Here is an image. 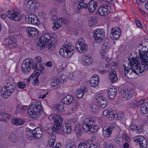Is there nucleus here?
Returning <instances> with one entry per match:
<instances>
[{"instance_id":"nucleus-38","label":"nucleus","mask_w":148,"mask_h":148,"mask_svg":"<svg viewBox=\"0 0 148 148\" xmlns=\"http://www.w3.org/2000/svg\"><path fill=\"white\" fill-rule=\"evenodd\" d=\"M71 128H69L63 125V127L60 129V130H62V133H64L68 134L71 132Z\"/></svg>"},{"instance_id":"nucleus-52","label":"nucleus","mask_w":148,"mask_h":148,"mask_svg":"<svg viewBox=\"0 0 148 148\" xmlns=\"http://www.w3.org/2000/svg\"><path fill=\"white\" fill-rule=\"evenodd\" d=\"M122 138L121 137H116L114 140V142L116 144H119L122 142Z\"/></svg>"},{"instance_id":"nucleus-30","label":"nucleus","mask_w":148,"mask_h":148,"mask_svg":"<svg viewBox=\"0 0 148 148\" xmlns=\"http://www.w3.org/2000/svg\"><path fill=\"white\" fill-rule=\"evenodd\" d=\"M0 92L1 93V95L5 99L8 98L9 96L11 94L10 93L8 92L5 88H2L0 89Z\"/></svg>"},{"instance_id":"nucleus-14","label":"nucleus","mask_w":148,"mask_h":148,"mask_svg":"<svg viewBox=\"0 0 148 148\" xmlns=\"http://www.w3.org/2000/svg\"><path fill=\"white\" fill-rule=\"evenodd\" d=\"M93 34L95 39L100 41L103 40L105 36L104 31L100 29H97Z\"/></svg>"},{"instance_id":"nucleus-2","label":"nucleus","mask_w":148,"mask_h":148,"mask_svg":"<svg viewBox=\"0 0 148 148\" xmlns=\"http://www.w3.org/2000/svg\"><path fill=\"white\" fill-rule=\"evenodd\" d=\"M136 56L133 58L138 59V65L139 67L138 69L140 73H143L146 69H148V55L140 51H136Z\"/></svg>"},{"instance_id":"nucleus-61","label":"nucleus","mask_w":148,"mask_h":148,"mask_svg":"<svg viewBox=\"0 0 148 148\" xmlns=\"http://www.w3.org/2000/svg\"><path fill=\"white\" fill-rule=\"evenodd\" d=\"M88 148H99V146L97 144H91L90 145Z\"/></svg>"},{"instance_id":"nucleus-23","label":"nucleus","mask_w":148,"mask_h":148,"mask_svg":"<svg viewBox=\"0 0 148 148\" xmlns=\"http://www.w3.org/2000/svg\"><path fill=\"white\" fill-rule=\"evenodd\" d=\"M87 90L85 86H81V89H78L77 90L76 94L78 98H81L84 96V93L87 92Z\"/></svg>"},{"instance_id":"nucleus-43","label":"nucleus","mask_w":148,"mask_h":148,"mask_svg":"<svg viewBox=\"0 0 148 148\" xmlns=\"http://www.w3.org/2000/svg\"><path fill=\"white\" fill-rule=\"evenodd\" d=\"M51 130L53 131V132H55L56 133H58V134H62V130H60V128L58 129L56 126H55V127L53 126L51 127Z\"/></svg>"},{"instance_id":"nucleus-12","label":"nucleus","mask_w":148,"mask_h":148,"mask_svg":"<svg viewBox=\"0 0 148 148\" xmlns=\"http://www.w3.org/2000/svg\"><path fill=\"white\" fill-rule=\"evenodd\" d=\"M134 142L138 141L140 148H146L147 146V141L146 138L141 136L134 137L133 139Z\"/></svg>"},{"instance_id":"nucleus-54","label":"nucleus","mask_w":148,"mask_h":148,"mask_svg":"<svg viewBox=\"0 0 148 148\" xmlns=\"http://www.w3.org/2000/svg\"><path fill=\"white\" fill-rule=\"evenodd\" d=\"M38 16L42 20H44L46 18V15L42 12H41L40 14H39Z\"/></svg>"},{"instance_id":"nucleus-16","label":"nucleus","mask_w":148,"mask_h":148,"mask_svg":"<svg viewBox=\"0 0 148 148\" xmlns=\"http://www.w3.org/2000/svg\"><path fill=\"white\" fill-rule=\"evenodd\" d=\"M96 98L99 105L101 108L103 109L106 107L108 102L107 100L105 99L100 94L97 96Z\"/></svg>"},{"instance_id":"nucleus-28","label":"nucleus","mask_w":148,"mask_h":148,"mask_svg":"<svg viewBox=\"0 0 148 148\" xmlns=\"http://www.w3.org/2000/svg\"><path fill=\"white\" fill-rule=\"evenodd\" d=\"M112 130L110 129L108 127H104L103 129V134L104 137H108L112 133Z\"/></svg>"},{"instance_id":"nucleus-32","label":"nucleus","mask_w":148,"mask_h":148,"mask_svg":"<svg viewBox=\"0 0 148 148\" xmlns=\"http://www.w3.org/2000/svg\"><path fill=\"white\" fill-rule=\"evenodd\" d=\"M73 99V97L71 96L68 95L63 99L62 101L65 104L69 105L72 103Z\"/></svg>"},{"instance_id":"nucleus-45","label":"nucleus","mask_w":148,"mask_h":148,"mask_svg":"<svg viewBox=\"0 0 148 148\" xmlns=\"http://www.w3.org/2000/svg\"><path fill=\"white\" fill-rule=\"evenodd\" d=\"M68 78L66 75H62L59 79V80H61V82H65L67 80Z\"/></svg>"},{"instance_id":"nucleus-29","label":"nucleus","mask_w":148,"mask_h":148,"mask_svg":"<svg viewBox=\"0 0 148 148\" xmlns=\"http://www.w3.org/2000/svg\"><path fill=\"white\" fill-rule=\"evenodd\" d=\"M110 76V79L111 82H115L118 79L116 75V73L115 71H111L109 74Z\"/></svg>"},{"instance_id":"nucleus-35","label":"nucleus","mask_w":148,"mask_h":148,"mask_svg":"<svg viewBox=\"0 0 148 148\" xmlns=\"http://www.w3.org/2000/svg\"><path fill=\"white\" fill-rule=\"evenodd\" d=\"M12 84L13 85H12V86H5V89L8 90V92L11 94L14 92L15 88V84Z\"/></svg>"},{"instance_id":"nucleus-22","label":"nucleus","mask_w":148,"mask_h":148,"mask_svg":"<svg viewBox=\"0 0 148 148\" xmlns=\"http://www.w3.org/2000/svg\"><path fill=\"white\" fill-rule=\"evenodd\" d=\"M115 87L112 86L110 88L108 91V96L109 98L111 99H113L115 97L117 93V90Z\"/></svg>"},{"instance_id":"nucleus-15","label":"nucleus","mask_w":148,"mask_h":148,"mask_svg":"<svg viewBox=\"0 0 148 148\" xmlns=\"http://www.w3.org/2000/svg\"><path fill=\"white\" fill-rule=\"evenodd\" d=\"M111 32L110 36L113 40H117L121 35V30L119 27L113 28L112 29Z\"/></svg>"},{"instance_id":"nucleus-11","label":"nucleus","mask_w":148,"mask_h":148,"mask_svg":"<svg viewBox=\"0 0 148 148\" xmlns=\"http://www.w3.org/2000/svg\"><path fill=\"white\" fill-rule=\"evenodd\" d=\"M25 20L27 22L34 25L38 24L40 23L38 17L34 14L26 15L25 17Z\"/></svg>"},{"instance_id":"nucleus-4","label":"nucleus","mask_w":148,"mask_h":148,"mask_svg":"<svg viewBox=\"0 0 148 148\" xmlns=\"http://www.w3.org/2000/svg\"><path fill=\"white\" fill-rule=\"evenodd\" d=\"M138 59L137 58H132L130 59V69L132 70V71L130 73L131 79H135L137 77L139 74L143 73H140L138 70L139 68L138 65Z\"/></svg>"},{"instance_id":"nucleus-3","label":"nucleus","mask_w":148,"mask_h":148,"mask_svg":"<svg viewBox=\"0 0 148 148\" xmlns=\"http://www.w3.org/2000/svg\"><path fill=\"white\" fill-rule=\"evenodd\" d=\"M42 110L41 103L39 102H36L32 104L28 110V114L32 118L36 119L38 117L40 114V112Z\"/></svg>"},{"instance_id":"nucleus-13","label":"nucleus","mask_w":148,"mask_h":148,"mask_svg":"<svg viewBox=\"0 0 148 148\" xmlns=\"http://www.w3.org/2000/svg\"><path fill=\"white\" fill-rule=\"evenodd\" d=\"M27 4H24V7L27 10L32 9H35L38 8L40 4L36 2L35 0H27Z\"/></svg>"},{"instance_id":"nucleus-17","label":"nucleus","mask_w":148,"mask_h":148,"mask_svg":"<svg viewBox=\"0 0 148 148\" xmlns=\"http://www.w3.org/2000/svg\"><path fill=\"white\" fill-rule=\"evenodd\" d=\"M26 31L28 33L29 36L32 37L36 38L39 35V32L36 28L28 27L26 29Z\"/></svg>"},{"instance_id":"nucleus-5","label":"nucleus","mask_w":148,"mask_h":148,"mask_svg":"<svg viewBox=\"0 0 148 148\" xmlns=\"http://www.w3.org/2000/svg\"><path fill=\"white\" fill-rule=\"evenodd\" d=\"M59 50V54L62 57L68 58L71 56L74 52V47L70 44H66Z\"/></svg>"},{"instance_id":"nucleus-1","label":"nucleus","mask_w":148,"mask_h":148,"mask_svg":"<svg viewBox=\"0 0 148 148\" xmlns=\"http://www.w3.org/2000/svg\"><path fill=\"white\" fill-rule=\"evenodd\" d=\"M51 35L50 33L46 32L42 34L41 36L39 41L37 43V45L39 49H43L44 48L47 47L49 50H52L55 47L54 42L51 40ZM52 38L51 40H52Z\"/></svg>"},{"instance_id":"nucleus-8","label":"nucleus","mask_w":148,"mask_h":148,"mask_svg":"<svg viewBox=\"0 0 148 148\" xmlns=\"http://www.w3.org/2000/svg\"><path fill=\"white\" fill-rule=\"evenodd\" d=\"M95 123V120L94 118L90 117L86 118L84 121L82 126L83 129L85 132L90 131Z\"/></svg>"},{"instance_id":"nucleus-19","label":"nucleus","mask_w":148,"mask_h":148,"mask_svg":"<svg viewBox=\"0 0 148 148\" xmlns=\"http://www.w3.org/2000/svg\"><path fill=\"white\" fill-rule=\"evenodd\" d=\"M130 64V58H125L123 61V65L125 75L128 78L129 80V70L130 69V67H129V65Z\"/></svg>"},{"instance_id":"nucleus-6","label":"nucleus","mask_w":148,"mask_h":148,"mask_svg":"<svg viewBox=\"0 0 148 148\" xmlns=\"http://www.w3.org/2000/svg\"><path fill=\"white\" fill-rule=\"evenodd\" d=\"M75 48L78 51L81 53L86 52L88 49L86 43L82 38H79L77 40L75 45Z\"/></svg>"},{"instance_id":"nucleus-7","label":"nucleus","mask_w":148,"mask_h":148,"mask_svg":"<svg viewBox=\"0 0 148 148\" xmlns=\"http://www.w3.org/2000/svg\"><path fill=\"white\" fill-rule=\"evenodd\" d=\"M6 15L8 18L12 21H18L22 19L18 10H15L14 9L11 11L8 10L6 12Z\"/></svg>"},{"instance_id":"nucleus-64","label":"nucleus","mask_w":148,"mask_h":148,"mask_svg":"<svg viewBox=\"0 0 148 148\" xmlns=\"http://www.w3.org/2000/svg\"><path fill=\"white\" fill-rule=\"evenodd\" d=\"M56 140H52V139L50 140L49 142V145L50 146L52 147L53 145L55 142Z\"/></svg>"},{"instance_id":"nucleus-20","label":"nucleus","mask_w":148,"mask_h":148,"mask_svg":"<svg viewBox=\"0 0 148 148\" xmlns=\"http://www.w3.org/2000/svg\"><path fill=\"white\" fill-rule=\"evenodd\" d=\"M145 100L142 99L139 101V103L142 104L140 108V112L143 114H145L148 112V103L144 102Z\"/></svg>"},{"instance_id":"nucleus-50","label":"nucleus","mask_w":148,"mask_h":148,"mask_svg":"<svg viewBox=\"0 0 148 148\" xmlns=\"http://www.w3.org/2000/svg\"><path fill=\"white\" fill-rule=\"evenodd\" d=\"M59 82L56 79L53 80L51 81V85L53 86H57L59 83Z\"/></svg>"},{"instance_id":"nucleus-42","label":"nucleus","mask_w":148,"mask_h":148,"mask_svg":"<svg viewBox=\"0 0 148 148\" xmlns=\"http://www.w3.org/2000/svg\"><path fill=\"white\" fill-rule=\"evenodd\" d=\"M90 107L91 111L93 113H96L97 111V108L98 107L96 104H92L90 105Z\"/></svg>"},{"instance_id":"nucleus-26","label":"nucleus","mask_w":148,"mask_h":148,"mask_svg":"<svg viewBox=\"0 0 148 148\" xmlns=\"http://www.w3.org/2000/svg\"><path fill=\"white\" fill-rule=\"evenodd\" d=\"M121 95L122 99L124 101H127L129 100L130 90L128 88H125L121 90Z\"/></svg>"},{"instance_id":"nucleus-51","label":"nucleus","mask_w":148,"mask_h":148,"mask_svg":"<svg viewBox=\"0 0 148 148\" xmlns=\"http://www.w3.org/2000/svg\"><path fill=\"white\" fill-rule=\"evenodd\" d=\"M31 66V67H32V68L33 70H36L37 69H38V65L36 63H34V62H33V61L32 62V64H31L30 66Z\"/></svg>"},{"instance_id":"nucleus-48","label":"nucleus","mask_w":148,"mask_h":148,"mask_svg":"<svg viewBox=\"0 0 148 148\" xmlns=\"http://www.w3.org/2000/svg\"><path fill=\"white\" fill-rule=\"evenodd\" d=\"M87 144L84 142L80 143L78 145V148H87Z\"/></svg>"},{"instance_id":"nucleus-36","label":"nucleus","mask_w":148,"mask_h":148,"mask_svg":"<svg viewBox=\"0 0 148 148\" xmlns=\"http://www.w3.org/2000/svg\"><path fill=\"white\" fill-rule=\"evenodd\" d=\"M79 3L78 5H77L78 11H80L81 8H84L85 10L87 9V4L83 2H79Z\"/></svg>"},{"instance_id":"nucleus-18","label":"nucleus","mask_w":148,"mask_h":148,"mask_svg":"<svg viewBox=\"0 0 148 148\" xmlns=\"http://www.w3.org/2000/svg\"><path fill=\"white\" fill-rule=\"evenodd\" d=\"M5 44L10 48H12L16 45L17 40L15 39L14 37H11V38L7 37L5 40Z\"/></svg>"},{"instance_id":"nucleus-44","label":"nucleus","mask_w":148,"mask_h":148,"mask_svg":"<svg viewBox=\"0 0 148 148\" xmlns=\"http://www.w3.org/2000/svg\"><path fill=\"white\" fill-rule=\"evenodd\" d=\"M139 106H140V103H139V102L138 103L136 101H134L133 102H131V104H130V107H131L132 108H136Z\"/></svg>"},{"instance_id":"nucleus-49","label":"nucleus","mask_w":148,"mask_h":148,"mask_svg":"<svg viewBox=\"0 0 148 148\" xmlns=\"http://www.w3.org/2000/svg\"><path fill=\"white\" fill-rule=\"evenodd\" d=\"M136 130V132L138 134H142L143 133V129L140 126H137Z\"/></svg>"},{"instance_id":"nucleus-24","label":"nucleus","mask_w":148,"mask_h":148,"mask_svg":"<svg viewBox=\"0 0 148 148\" xmlns=\"http://www.w3.org/2000/svg\"><path fill=\"white\" fill-rule=\"evenodd\" d=\"M97 7V3L93 0L90 1L87 4V9L90 12H92L95 11Z\"/></svg>"},{"instance_id":"nucleus-56","label":"nucleus","mask_w":148,"mask_h":148,"mask_svg":"<svg viewBox=\"0 0 148 148\" xmlns=\"http://www.w3.org/2000/svg\"><path fill=\"white\" fill-rule=\"evenodd\" d=\"M91 78H93V79L94 80L96 81V82H98V83H99V78L98 75L97 74H95Z\"/></svg>"},{"instance_id":"nucleus-33","label":"nucleus","mask_w":148,"mask_h":148,"mask_svg":"<svg viewBox=\"0 0 148 148\" xmlns=\"http://www.w3.org/2000/svg\"><path fill=\"white\" fill-rule=\"evenodd\" d=\"M62 19H59L58 20L55 21L54 23V26L52 27L53 30L54 31L58 29L62 25Z\"/></svg>"},{"instance_id":"nucleus-59","label":"nucleus","mask_w":148,"mask_h":148,"mask_svg":"<svg viewBox=\"0 0 148 148\" xmlns=\"http://www.w3.org/2000/svg\"><path fill=\"white\" fill-rule=\"evenodd\" d=\"M122 138L123 139H125V141H128L129 139V138L128 135L126 134H123L122 136Z\"/></svg>"},{"instance_id":"nucleus-10","label":"nucleus","mask_w":148,"mask_h":148,"mask_svg":"<svg viewBox=\"0 0 148 148\" xmlns=\"http://www.w3.org/2000/svg\"><path fill=\"white\" fill-rule=\"evenodd\" d=\"M110 6L107 4L101 6L99 8L96 13L101 16H106L109 14L110 11L109 9Z\"/></svg>"},{"instance_id":"nucleus-25","label":"nucleus","mask_w":148,"mask_h":148,"mask_svg":"<svg viewBox=\"0 0 148 148\" xmlns=\"http://www.w3.org/2000/svg\"><path fill=\"white\" fill-rule=\"evenodd\" d=\"M32 133L36 139H38L42 137V132L40 127H37L33 130Z\"/></svg>"},{"instance_id":"nucleus-34","label":"nucleus","mask_w":148,"mask_h":148,"mask_svg":"<svg viewBox=\"0 0 148 148\" xmlns=\"http://www.w3.org/2000/svg\"><path fill=\"white\" fill-rule=\"evenodd\" d=\"M75 131L77 136H79L82 134V126L80 124L76 125L75 127Z\"/></svg>"},{"instance_id":"nucleus-40","label":"nucleus","mask_w":148,"mask_h":148,"mask_svg":"<svg viewBox=\"0 0 148 148\" xmlns=\"http://www.w3.org/2000/svg\"><path fill=\"white\" fill-rule=\"evenodd\" d=\"M85 57L86 59H87V60H85L84 64L85 66H87L89 65V64H90L92 63V60L91 57H89L88 56H86Z\"/></svg>"},{"instance_id":"nucleus-31","label":"nucleus","mask_w":148,"mask_h":148,"mask_svg":"<svg viewBox=\"0 0 148 148\" xmlns=\"http://www.w3.org/2000/svg\"><path fill=\"white\" fill-rule=\"evenodd\" d=\"M53 108L56 110L58 113L62 112L64 111V106L62 104L61 105H55L53 106Z\"/></svg>"},{"instance_id":"nucleus-60","label":"nucleus","mask_w":148,"mask_h":148,"mask_svg":"<svg viewBox=\"0 0 148 148\" xmlns=\"http://www.w3.org/2000/svg\"><path fill=\"white\" fill-rule=\"evenodd\" d=\"M96 22V21L95 18H92L91 19V21H90V23H89V25L91 26L92 25H95Z\"/></svg>"},{"instance_id":"nucleus-53","label":"nucleus","mask_w":148,"mask_h":148,"mask_svg":"<svg viewBox=\"0 0 148 148\" xmlns=\"http://www.w3.org/2000/svg\"><path fill=\"white\" fill-rule=\"evenodd\" d=\"M9 140L10 141L12 142H15L16 140V137L13 135L10 136Z\"/></svg>"},{"instance_id":"nucleus-57","label":"nucleus","mask_w":148,"mask_h":148,"mask_svg":"<svg viewBox=\"0 0 148 148\" xmlns=\"http://www.w3.org/2000/svg\"><path fill=\"white\" fill-rule=\"evenodd\" d=\"M11 122L13 125H18V119H13L11 120Z\"/></svg>"},{"instance_id":"nucleus-27","label":"nucleus","mask_w":148,"mask_h":148,"mask_svg":"<svg viewBox=\"0 0 148 148\" xmlns=\"http://www.w3.org/2000/svg\"><path fill=\"white\" fill-rule=\"evenodd\" d=\"M54 120V126H56L58 129L61 128V124L62 123L61 118L59 116L56 115Z\"/></svg>"},{"instance_id":"nucleus-63","label":"nucleus","mask_w":148,"mask_h":148,"mask_svg":"<svg viewBox=\"0 0 148 148\" xmlns=\"http://www.w3.org/2000/svg\"><path fill=\"white\" fill-rule=\"evenodd\" d=\"M135 93V89L132 88L130 90V97H132Z\"/></svg>"},{"instance_id":"nucleus-9","label":"nucleus","mask_w":148,"mask_h":148,"mask_svg":"<svg viewBox=\"0 0 148 148\" xmlns=\"http://www.w3.org/2000/svg\"><path fill=\"white\" fill-rule=\"evenodd\" d=\"M33 62V59L31 58H27L23 61L21 64V69L23 73L27 74L29 73L31 69L30 66Z\"/></svg>"},{"instance_id":"nucleus-55","label":"nucleus","mask_w":148,"mask_h":148,"mask_svg":"<svg viewBox=\"0 0 148 148\" xmlns=\"http://www.w3.org/2000/svg\"><path fill=\"white\" fill-rule=\"evenodd\" d=\"M33 84L35 86H37L39 84V81L38 77H36L33 81Z\"/></svg>"},{"instance_id":"nucleus-46","label":"nucleus","mask_w":148,"mask_h":148,"mask_svg":"<svg viewBox=\"0 0 148 148\" xmlns=\"http://www.w3.org/2000/svg\"><path fill=\"white\" fill-rule=\"evenodd\" d=\"M26 86V84L24 82H19L18 83V86L21 89L24 88Z\"/></svg>"},{"instance_id":"nucleus-47","label":"nucleus","mask_w":148,"mask_h":148,"mask_svg":"<svg viewBox=\"0 0 148 148\" xmlns=\"http://www.w3.org/2000/svg\"><path fill=\"white\" fill-rule=\"evenodd\" d=\"M67 148H76V147L73 142H69L66 145Z\"/></svg>"},{"instance_id":"nucleus-62","label":"nucleus","mask_w":148,"mask_h":148,"mask_svg":"<svg viewBox=\"0 0 148 148\" xmlns=\"http://www.w3.org/2000/svg\"><path fill=\"white\" fill-rule=\"evenodd\" d=\"M111 110H105L103 113V114L104 116H107L108 115H109V113L110 111Z\"/></svg>"},{"instance_id":"nucleus-21","label":"nucleus","mask_w":148,"mask_h":148,"mask_svg":"<svg viewBox=\"0 0 148 148\" xmlns=\"http://www.w3.org/2000/svg\"><path fill=\"white\" fill-rule=\"evenodd\" d=\"M135 49L138 51H140L142 53H144L147 54L148 55V47H147L146 46H143L142 44H141L138 46L136 48L135 47H131V51H134Z\"/></svg>"},{"instance_id":"nucleus-58","label":"nucleus","mask_w":148,"mask_h":148,"mask_svg":"<svg viewBox=\"0 0 148 148\" xmlns=\"http://www.w3.org/2000/svg\"><path fill=\"white\" fill-rule=\"evenodd\" d=\"M35 58L36 60V62L38 63H40L41 62L42 60L40 56H37Z\"/></svg>"},{"instance_id":"nucleus-37","label":"nucleus","mask_w":148,"mask_h":148,"mask_svg":"<svg viewBox=\"0 0 148 148\" xmlns=\"http://www.w3.org/2000/svg\"><path fill=\"white\" fill-rule=\"evenodd\" d=\"M109 116L112 119H116L117 118L118 115L116 112L114 110H110L109 113Z\"/></svg>"},{"instance_id":"nucleus-39","label":"nucleus","mask_w":148,"mask_h":148,"mask_svg":"<svg viewBox=\"0 0 148 148\" xmlns=\"http://www.w3.org/2000/svg\"><path fill=\"white\" fill-rule=\"evenodd\" d=\"M89 83L91 86L95 87L97 86L99 83L98 82H96V81L94 80L93 78H91L89 81Z\"/></svg>"},{"instance_id":"nucleus-41","label":"nucleus","mask_w":148,"mask_h":148,"mask_svg":"<svg viewBox=\"0 0 148 148\" xmlns=\"http://www.w3.org/2000/svg\"><path fill=\"white\" fill-rule=\"evenodd\" d=\"M0 117L1 120L3 121H5L6 119H9L10 118V116L8 114L5 113L0 114Z\"/></svg>"}]
</instances>
